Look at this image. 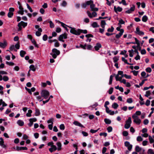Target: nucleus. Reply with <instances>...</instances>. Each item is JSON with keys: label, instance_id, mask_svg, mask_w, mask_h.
I'll list each match as a JSON object with an SVG mask.
<instances>
[{"label": "nucleus", "instance_id": "46", "mask_svg": "<svg viewBox=\"0 0 154 154\" xmlns=\"http://www.w3.org/2000/svg\"><path fill=\"white\" fill-rule=\"evenodd\" d=\"M129 52V56L131 57H132L133 56V53L134 52V51L133 49H132L130 50H129L128 51Z\"/></svg>", "mask_w": 154, "mask_h": 154}, {"label": "nucleus", "instance_id": "3", "mask_svg": "<svg viewBox=\"0 0 154 154\" xmlns=\"http://www.w3.org/2000/svg\"><path fill=\"white\" fill-rule=\"evenodd\" d=\"M42 97H43L45 99L48 98L49 95V92L45 90H43L41 93Z\"/></svg>", "mask_w": 154, "mask_h": 154}, {"label": "nucleus", "instance_id": "14", "mask_svg": "<svg viewBox=\"0 0 154 154\" xmlns=\"http://www.w3.org/2000/svg\"><path fill=\"white\" fill-rule=\"evenodd\" d=\"M114 10L116 13H117L118 12H121L122 11V8L119 6L116 8V6H114Z\"/></svg>", "mask_w": 154, "mask_h": 154}, {"label": "nucleus", "instance_id": "19", "mask_svg": "<svg viewBox=\"0 0 154 154\" xmlns=\"http://www.w3.org/2000/svg\"><path fill=\"white\" fill-rule=\"evenodd\" d=\"M101 44L99 43H97L96 45L94 47V48L96 51H98L99 49L101 47Z\"/></svg>", "mask_w": 154, "mask_h": 154}, {"label": "nucleus", "instance_id": "32", "mask_svg": "<svg viewBox=\"0 0 154 154\" xmlns=\"http://www.w3.org/2000/svg\"><path fill=\"white\" fill-rule=\"evenodd\" d=\"M118 104L116 103H113L112 105V107L115 109H117L118 107Z\"/></svg>", "mask_w": 154, "mask_h": 154}, {"label": "nucleus", "instance_id": "62", "mask_svg": "<svg viewBox=\"0 0 154 154\" xmlns=\"http://www.w3.org/2000/svg\"><path fill=\"white\" fill-rule=\"evenodd\" d=\"M122 134L125 137H126V136H127L128 135V132L127 131H123V132L122 133Z\"/></svg>", "mask_w": 154, "mask_h": 154}, {"label": "nucleus", "instance_id": "34", "mask_svg": "<svg viewBox=\"0 0 154 154\" xmlns=\"http://www.w3.org/2000/svg\"><path fill=\"white\" fill-rule=\"evenodd\" d=\"M91 26L93 28L97 27L99 26L98 25L97 23L96 22H93Z\"/></svg>", "mask_w": 154, "mask_h": 154}, {"label": "nucleus", "instance_id": "56", "mask_svg": "<svg viewBox=\"0 0 154 154\" xmlns=\"http://www.w3.org/2000/svg\"><path fill=\"white\" fill-rule=\"evenodd\" d=\"M107 129L108 132H110L112 131V127L109 126L107 128Z\"/></svg>", "mask_w": 154, "mask_h": 154}, {"label": "nucleus", "instance_id": "17", "mask_svg": "<svg viewBox=\"0 0 154 154\" xmlns=\"http://www.w3.org/2000/svg\"><path fill=\"white\" fill-rule=\"evenodd\" d=\"M124 30L122 29H121L120 30V32L118 34L116 35V38H119L122 35L124 32Z\"/></svg>", "mask_w": 154, "mask_h": 154}, {"label": "nucleus", "instance_id": "15", "mask_svg": "<svg viewBox=\"0 0 154 154\" xmlns=\"http://www.w3.org/2000/svg\"><path fill=\"white\" fill-rule=\"evenodd\" d=\"M19 10L18 11V13L23 15L24 14V11L22 6H19Z\"/></svg>", "mask_w": 154, "mask_h": 154}, {"label": "nucleus", "instance_id": "10", "mask_svg": "<svg viewBox=\"0 0 154 154\" xmlns=\"http://www.w3.org/2000/svg\"><path fill=\"white\" fill-rule=\"evenodd\" d=\"M135 33L140 35H144V33L143 32L140 31V29L138 27L136 28Z\"/></svg>", "mask_w": 154, "mask_h": 154}, {"label": "nucleus", "instance_id": "37", "mask_svg": "<svg viewBox=\"0 0 154 154\" xmlns=\"http://www.w3.org/2000/svg\"><path fill=\"white\" fill-rule=\"evenodd\" d=\"M26 53L25 51L23 50L21 51L20 52V56L22 57H23L24 55L26 54Z\"/></svg>", "mask_w": 154, "mask_h": 154}, {"label": "nucleus", "instance_id": "23", "mask_svg": "<svg viewBox=\"0 0 154 154\" xmlns=\"http://www.w3.org/2000/svg\"><path fill=\"white\" fill-rule=\"evenodd\" d=\"M135 42H132V43L134 44H137V46L138 48H140V44L139 41L137 40L136 38H135Z\"/></svg>", "mask_w": 154, "mask_h": 154}, {"label": "nucleus", "instance_id": "36", "mask_svg": "<svg viewBox=\"0 0 154 154\" xmlns=\"http://www.w3.org/2000/svg\"><path fill=\"white\" fill-rule=\"evenodd\" d=\"M116 75H118V76L119 75H121V76H122V77H124V75L123 73V72L121 71H119Z\"/></svg>", "mask_w": 154, "mask_h": 154}, {"label": "nucleus", "instance_id": "50", "mask_svg": "<svg viewBox=\"0 0 154 154\" xmlns=\"http://www.w3.org/2000/svg\"><path fill=\"white\" fill-rule=\"evenodd\" d=\"M13 15V12H9L8 13V16L9 18L12 17Z\"/></svg>", "mask_w": 154, "mask_h": 154}, {"label": "nucleus", "instance_id": "41", "mask_svg": "<svg viewBox=\"0 0 154 154\" xmlns=\"http://www.w3.org/2000/svg\"><path fill=\"white\" fill-rule=\"evenodd\" d=\"M40 114L39 110L38 109H36L35 110V115L38 116Z\"/></svg>", "mask_w": 154, "mask_h": 154}, {"label": "nucleus", "instance_id": "38", "mask_svg": "<svg viewBox=\"0 0 154 154\" xmlns=\"http://www.w3.org/2000/svg\"><path fill=\"white\" fill-rule=\"evenodd\" d=\"M57 22H59V23L61 24V26L63 27L64 28H66V26H67L66 24L65 23L59 21H57Z\"/></svg>", "mask_w": 154, "mask_h": 154}, {"label": "nucleus", "instance_id": "58", "mask_svg": "<svg viewBox=\"0 0 154 154\" xmlns=\"http://www.w3.org/2000/svg\"><path fill=\"white\" fill-rule=\"evenodd\" d=\"M150 94V92L149 91H146V94L145 95V96L147 97H148Z\"/></svg>", "mask_w": 154, "mask_h": 154}, {"label": "nucleus", "instance_id": "59", "mask_svg": "<svg viewBox=\"0 0 154 154\" xmlns=\"http://www.w3.org/2000/svg\"><path fill=\"white\" fill-rule=\"evenodd\" d=\"M53 118H51L47 121L48 123H51V124H53Z\"/></svg>", "mask_w": 154, "mask_h": 154}, {"label": "nucleus", "instance_id": "30", "mask_svg": "<svg viewBox=\"0 0 154 154\" xmlns=\"http://www.w3.org/2000/svg\"><path fill=\"white\" fill-rule=\"evenodd\" d=\"M30 69L29 70H32L33 71H35L36 70L34 66L33 65H31L29 66Z\"/></svg>", "mask_w": 154, "mask_h": 154}, {"label": "nucleus", "instance_id": "54", "mask_svg": "<svg viewBox=\"0 0 154 154\" xmlns=\"http://www.w3.org/2000/svg\"><path fill=\"white\" fill-rule=\"evenodd\" d=\"M113 76L112 75H111L109 78V85H111L112 82V79Z\"/></svg>", "mask_w": 154, "mask_h": 154}, {"label": "nucleus", "instance_id": "51", "mask_svg": "<svg viewBox=\"0 0 154 154\" xmlns=\"http://www.w3.org/2000/svg\"><path fill=\"white\" fill-rule=\"evenodd\" d=\"M20 23H21V26H23V27H25L27 25V23H25L23 21H21Z\"/></svg>", "mask_w": 154, "mask_h": 154}, {"label": "nucleus", "instance_id": "2", "mask_svg": "<svg viewBox=\"0 0 154 154\" xmlns=\"http://www.w3.org/2000/svg\"><path fill=\"white\" fill-rule=\"evenodd\" d=\"M52 52L50 54L54 58H56L57 56L59 55L60 53V51L56 48L53 49L52 50Z\"/></svg>", "mask_w": 154, "mask_h": 154}, {"label": "nucleus", "instance_id": "16", "mask_svg": "<svg viewBox=\"0 0 154 154\" xmlns=\"http://www.w3.org/2000/svg\"><path fill=\"white\" fill-rule=\"evenodd\" d=\"M14 148L17 151H19L21 150H26L27 149V148L26 147H19L17 146L15 148Z\"/></svg>", "mask_w": 154, "mask_h": 154}, {"label": "nucleus", "instance_id": "44", "mask_svg": "<svg viewBox=\"0 0 154 154\" xmlns=\"http://www.w3.org/2000/svg\"><path fill=\"white\" fill-rule=\"evenodd\" d=\"M86 3L87 5H90V6H91V5L93 3V2L92 0H90L86 2Z\"/></svg>", "mask_w": 154, "mask_h": 154}, {"label": "nucleus", "instance_id": "27", "mask_svg": "<svg viewBox=\"0 0 154 154\" xmlns=\"http://www.w3.org/2000/svg\"><path fill=\"white\" fill-rule=\"evenodd\" d=\"M122 60L125 63L127 64L128 65H132L133 64L131 63H130L128 62L127 60L125 59L124 57H122Z\"/></svg>", "mask_w": 154, "mask_h": 154}, {"label": "nucleus", "instance_id": "47", "mask_svg": "<svg viewBox=\"0 0 154 154\" xmlns=\"http://www.w3.org/2000/svg\"><path fill=\"white\" fill-rule=\"evenodd\" d=\"M149 138L150 143H152L154 142V140L150 136H149Z\"/></svg>", "mask_w": 154, "mask_h": 154}, {"label": "nucleus", "instance_id": "25", "mask_svg": "<svg viewBox=\"0 0 154 154\" xmlns=\"http://www.w3.org/2000/svg\"><path fill=\"white\" fill-rule=\"evenodd\" d=\"M2 105L3 106H7V104L5 102L3 101L2 99L0 100V106Z\"/></svg>", "mask_w": 154, "mask_h": 154}, {"label": "nucleus", "instance_id": "13", "mask_svg": "<svg viewBox=\"0 0 154 154\" xmlns=\"http://www.w3.org/2000/svg\"><path fill=\"white\" fill-rule=\"evenodd\" d=\"M0 146L3 148H5L6 147V146L4 144V141L2 137L0 138Z\"/></svg>", "mask_w": 154, "mask_h": 154}, {"label": "nucleus", "instance_id": "39", "mask_svg": "<svg viewBox=\"0 0 154 154\" xmlns=\"http://www.w3.org/2000/svg\"><path fill=\"white\" fill-rule=\"evenodd\" d=\"M148 20V17L146 15H144L143 16L142 18V20L144 22H146Z\"/></svg>", "mask_w": 154, "mask_h": 154}, {"label": "nucleus", "instance_id": "29", "mask_svg": "<svg viewBox=\"0 0 154 154\" xmlns=\"http://www.w3.org/2000/svg\"><path fill=\"white\" fill-rule=\"evenodd\" d=\"M106 24V23L105 20H102L101 21V26L103 28H104Z\"/></svg>", "mask_w": 154, "mask_h": 154}, {"label": "nucleus", "instance_id": "33", "mask_svg": "<svg viewBox=\"0 0 154 154\" xmlns=\"http://www.w3.org/2000/svg\"><path fill=\"white\" fill-rule=\"evenodd\" d=\"M104 120V122L106 124H110L111 122V121L109 119H105Z\"/></svg>", "mask_w": 154, "mask_h": 154}, {"label": "nucleus", "instance_id": "35", "mask_svg": "<svg viewBox=\"0 0 154 154\" xmlns=\"http://www.w3.org/2000/svg\"><path fill=\"white\" fill-rule=\"evenodd\" d=\"M31 41L32 42V43L34 45L35 47H38V46L36 44V42H35L34 39L32 38V39L31 40Z\"/></svg>", "mask_w": 154, "mask_h": 154}, {"label": "nucleus", "instance_id": "26", "mask_svg": "<svg viewBox=\"0 0 154 154\" xmlns=\"http://www.w3.org/2000/svg\"><path fill=\"white\" fill-rule=\"evenodd\" d=\"M56 145L58 147L57 150L58 151L60 150L61 149V143L60 142H57L56 143Z\"/></svg>", "mask_w": 154, "mask_h": 154}, {"label": "nucleus", "instance_id": "48", "mask_svg": "<svg viewBox=\"0 0 154 154\" xmlns=\"http://www.w3.org/2000/svg\"><path fill=\"white\" fill-rule=\"evenodd\" d=\"M114 30V28L112 26H111V28H109L107 29V31L109 32H112Z\"/></svg>", "mask_w": 154, "mask_h": 154}, {"label": "nucleus", "instance_id": "60", "mask_svg": "<svg viewBox=\"0 0 154 154\" xmlns=\"http://www.w3.org/2000/svg\"><path fill=\"white\" fill-rule=\"evenodd\" d=\"M21 23H18V31H20L22 29V27H21Z\"/></svg>", "mask_w": 154, "mask_h": 154}, {"label": "nucleus", "instance_id": "28", "mask_svg": "<svg viewBox=\"0 0 154 154\" xmlns=\"http://www.w3.org/2000/svg\"><path fill=\"white\" fill-rule=\"evenodd\" d=\"M32 112V111L31 109H29L28 110V113L26 114V116L28 117H30L31 116V114Z\"/></svg>", "mask_w": 154, "mask_h": 154}, {"label": "nucleus", "instance_id": "22", "mask_svg": "<svg viewBox=\"0 0 154 154\" xmlns=\"http://www.w3.org/2000/svg\"><path fill=\"white\" fill-rule=\"evenodd\" d=\"M17 123L20 126H23L24 124V122L23 121L20 120H18L17 121Z\"/></svg>", "mask_w": 154, "mask_h": 154}, {"label": "nucleus", "instance_id": "63", "mask_svg": "<svg viewBox=\"0 0 154 154\" xmlns=\"http://www.w3.org/2000/svg\"><path fill=\"white\" fill-rule=\"evenodd\" d=\"M60 128L61 130H64L65 129V126L64 124H61L60 126Z\"/></svg>", "mask_w": 154, "mask_h": 154}, {"label": "nucleus", "instance_id": "43", "mask_svg": "<svg viewBox=\"0 0 154 154\" xmlns=\"http://www.w3.org/2000/svg\"><path fill=\"white\" fill-rule=\"evenodd\" d=\"M60 5L62 6L65 7L67 5V3L65 1H63Z\"/></svg>", "mask_w": 154, "mask_h": 154}, {"label": "nucleus", "instance_id": "55", "mask_svg": "<svg viewBox=\"0 0 154 154\" xmlns=\"http://www.w3.org/2000/svg\"><path fill=\"white\" fill-rule=\"evenodd\" d=\"M99 129V128H98L97 130H94L93 129H91L90 130V132L91 133L93 134V133H95L97 132L98 131V130Z\"/></svg>", "mask_w": 154, "mask_h": 154}, {"label": "nucleus", "instance_id": "64", "mask_svg": "<svg viewBox=\"0 0 154 154\" xmlns=\"http://www.w3.org/2000/svg\"><path fill=\"white\" fill-rule=\"evenodd\" d=\"M119 60V58L116 57H115L113 58V61L115 63H116Z\"/></svg>", "mask_w": 154, "mask_h": 154}, {"label": "nucleus", "instance_id": "12", "mask_svg": "<svg viewBox=\"0 0 154 154\" xmlns=\"http://www.w3.org/2000/svg\"><path fill=\"white\" fill-rule=\"evenodd\" d=\"M95 5L93 3L91 6H90V8L91 9V10L93 11H97L98 10V9L97 8L95 7Z\"/></svg>", "mask_w": 154, "mask_h": 154}, {"label": "nucleus", "instance_id": "45", "mask_svg": "<svg viewBox=\"0 0 154 154\" xmlns=\"http://www.w3.org/2000/svg\"><path fill=\"white\" fill-rule=\"evenodd\" d=\"M148 154H154L153 150L151 149H149L147 152Z\"/></svg>", "mask_w": 154, "mask_h": 154}, {"label": "nucleus", "instance_id": "49", "mask_svg": "<svg viewBox=\"0 0 154 154\" xmlns=\"http://www.w3.org/2000/svg\"><path fill=\"white\" fill-rule=\"evenodd\" d=\"M126 101L128 103H131L133 102V101L132 98H130L127 99Z\"/></svg>", "mask_w": 154, "mask_h": 154}, {"label": "nucleus", "instance_id": "24", "mask_svg": "<svg viewBox=\"0 0 154 154\" xmlns=\"http://www.w3.org/2000/svg\"><path fill=\"white\" fill-rule=\"evenodd\" d=\"M123 77H122V76H118V75H116L115 76V78L116 81H121L122 80V78Z\"/></svg>", "mask_w": 154, "mask_h": 154}, {"label": "nucleus", "instance_id": "4", "mask_svg": "<svg viewBox=\"0 0 154 154\" xmlns=\"http://www.w3.org/2000/svg\"><path fill=\"white\" fill-rule=\"evenodd\" d=\"M132 122L131 119V117H129L127 120L126 121V123L125 125V128L126 129L129 128Z\"/></svg>", "mask_w": 154, "mask_h": 154}, {"label": "nucleus", "instance_id": "53", "mask_svg": "<svg viewBox=\"0 0 154 154\" xmlns=\"http://www.w3.org/2000/svg\"><path fill=\"white\" fill-rule=\"evenodd\" d=\"M50 23V26L51 28H53L54 27V23L52 22L51 21H49Z\"/></svg>", "mask_w": 154, "mask_h": 154}, {"label": "nucleus", "instance_id": "6", "mask_svg": "<svg viewBox=\"0 0 154 154\" xmlns=\"http://www.w3.org/2000/svg\"><path fill=\"white\" fill-rule=\"evenodd\" d=\"M67 38V34L66 33L60 35L59 37L58 40L60 41L64 42L63 39H66Z\"/></svg>", "mask_w": 154, "mask_h": 154}, {"label": "nucleus", "instance_id": "20", "mask_svg": "<svg viewBox=\"0 0 154 154\" xmlns=\"http://www.w3.org/2000/svg\"><path fill=\"white\" fill-rule=\"evenodd\" d=\"M73 123L76 126H79L82 127H84L81 124L77 121H74Z\"/></svg>", "mask_w": 154, "mask_h": 154}, {"label": "nucleus", "instance_id": "11", "mask_svg": "<svg viewBox=\"0 0 154 154\" xmlns=\"http://www.w3.org/2000/svg\"><path fill=\"white\" fill-rule=\"evenodd\" d=\"M135 9V6L134 5H132V6L129 9L126 11L125 12L127 14H130Z\"/></svg>", "mask_w": 154, "mask_h": 154}, {"label": "nucleus", "instance_id": "9", "mask_svg": "<svg viewBox=\"0 0 154 154\" xmlns=\"http://www.w3.org/2000/svg\"><path fill=\"white\" fill-rule=\"evenodd\" d=\"M8 43L5 40H4L3 42H0V47L2 48H5L7 46Z\"/></svg>", "mask_w": 154, "mask_h": 154}, {"label": "nucleus", "instance_id": "31", "mask_svg": "<svg viewBox=\"0 0 154 154\" xmlns=\"http://www.w3.org/2000/svg\"><path fill=\"white\" fill-rule=\"evenodd\" d=\"M143 148L140 147L138 146H136L135 147V150L136 152H139Z\"/></svg>", "mask_w": 154, "mask_h": 154}, {"label": "nucleus", "instance_id": "61", "mask_svg": "<svg viewBox=\"0 0 154 154\" xmlns=\"http://www.w3.org/2000/svg\"><path fill=\"white\" fill-rule=\"evenodd\" d=\"M48 37L46 35H44L43 36L42 39L44 41H46L47 40Z\"/></svg>", "mask_w": 154, "mask_h": 154}, {"label": "nucleus", "instance_id": "21", "mask_svg": "<svg viewBox=\"0 0 154 154\" xmlns=\"http://www.w3.org/2000/svg\"><path fill=\"white\" fill-rule=\"evenodd\" d=\"M57 149V147L55 145L53 146L52 147L49 149V150L51 152H52L53 151L56 150Z\"/></svg>", "mask_w": 154, "mask_h": 154}, {"label": "nucleus", "instance_id": "8", "mask_svg": "<svg viewBox=\"0 0 154 154\" xmlns=\"http://www.w3.org/2000/svg\"><path fill=\"white\" fill-rule=\"evenodd\" d=\"M125 146L127 147L129 151H131L132 148V146L130 144V143L128 141H126L125 143Z\"/></svg>", "mask_w": 154, "mask_h": 154}, {"label": "nucleus", "instance_id": "57", "mask_svg": "<svg viewBox=\"0 0 154 154\" xmlns=\"http://www.w3.org/2000/svg\"><path fill=\"white\" fill-rule=\"evenodd\" d=\"M3 79L4 81L6 82L8 80L9 78L7 76H4L3 77Z\"/></svg>", "mask_w": 154, "mask_h": 154}, {"label": "nucleus", "instance_id": "1", "mask_svg": "<svg viewBox=\"0 0 154 154\" xmlns=\"http://www.w3.org/2000/svg\"><path fill=\"white\" fill-rule=\"evenodd\" d=\"M67 26L71 29L70 30V32L73 34L76 35H79L81 33H82V30L80 29H78L77 30H76L75 28H72L71 27L68 26Z\"/></svg>", "mask_w": 154, "mask_h": 154}, {"label": "nucleus", "instance_id": "52", "mask_svg": "<svg viewBox=\"0 0 154 154\" xmlns=\"http://www.w3.org/2000/svg\"><path fill=\"white\" fill-rule=\"evenodd\" d=\"M143 140V139L140 136H139L137 137V140L138 141H141Z\"/></svg>", "mask_w": 154, "mask_h": 154}, {"label": "nucleus", "instance_id": "40", "mask_svg": "<svg viewBox=\"0 0 154 154\" xmlns=\"http://www.w3.org/2000/svg\"><path fill=\"white\" fill-rule=\"evenodd\" d=\"M141 114V112L140 111H137L135 113L133 114L132 116H140Z\"/></svg>", "mask_w": 154, "mask_h": 154}, {"label": "nucleus", "instance_id": "18", "mask_svg": "<svg viewBox=\"0 0 154 154\" xmlns=\"http://www.w3.org/2000/svg\"><path fill=\"white\" fill-rule=\"evenodd\" d=\"M42 32V29L41 28H38V31L35 32V35L37 36H39L41 35V32Z\"/></svg>", "mask_w": 154, "mask_h": 154}, {"label": "nucleus", "instance_id": "7", "mask_svg": "<svg viewBox=\"0 0 154 154\" xmlns=\"http://www.w3.org/2000/svg\"><path fill=\"white\" fill-rule=\"evenodd\" d=\"M87 13L89 17L90 18H92L93 17H95L97 15V13L95 12H94L91 14L90 11H87Z\"/></svg>", "mask_w": 154, "mask_h": 154}, {"label": "nucleus", "instance_id": "42", "mask_svg": "<svg viewBox=\"0 0 154 154\" xmlns=\"http://www.w3.org/2000/svg\"><path fill=\"white\" fill-rule=\"evenodd\" d=\"M55 43L54 44V46L55 47H57L59 46L60 44L58 41L56 40V41H55Z\"/></svg>", "mask_w": 154, "mask_h": 154}, {"label": "nucleus", "instance_id": "5", "mask_svg": "<svg viewBox=\"0 0 154 154\" xmlns=\"http://www.w3.org/2000/svg\"><path fill=\"white\" fill-rule=\"evenodd\" d=\"M132 118L134 119L133 122L137 125H140L141 122V120L137 116H132Z\"/></svg>", "mask_w": 154, "mask_h": 154}]
</instances>
